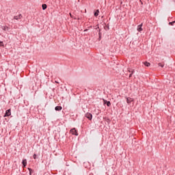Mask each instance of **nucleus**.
Instances as JSON below:
<instances>
[{"mask_svg": "<svg viewBox=\"0 0 175 175\" xmlns=\"http://www.w3.org/2000/svg\"><path fill=\"white\" fill-rule=\"evenodd\" d=\"M126 103H128V105L132 103V102H133V98H131V97H126Z\"/></svg>", "mask_w": 175, "mask_h": 175, "instance_id": "f257e3e1", "label": "nucleus"}, {"mask_svg": "<svg viewBox=\"0 0 175 175\" xmlns=\"http://www.w3.org/2000/svg\"><path fill=\"white\" fill-rule=\"evenodd\" d=\"M70 133H72V135H75V136H78L79 134L77 133V131H76V129H72L70 130Z\"/></svg>", "mask_w": 175, "mask_h": 175, "instance_id": "f03ea898", "label": "nucleus"}, {"mask_svg": "<svg viewBox=\"0 0 175 175\" xmlns=\"http://www.w3.org/2000/svg\"><path fill=\"white\" fill-rule=\"evenodd\" d=\"M85 117H86L87 118H88V120H92V114H91L90 113H87L85 114Z\"/></svg>", "mask_w": 175, "mask_h": 175, "instance_id": "7ed1b4c3", "label": "nucleus"}, {"mask_svg": "<svg viewBox=\"0 0 175 175\" xmlns=\"http://www.w3.org/2000/svg\"><path fill=\"white\" fill-rule=\"evenodd\" d=\"M142 27H143V23L137 26V31L142 32V31H143V28H142Z\"/></svg>", "mask_w": 175, "mask_h": 175, "instance_id": "20e7f679", "label": "nucleus"}, {"mask_svg": "<svg viewBox=\"0 0 175 175\" xmlns=\"http://www.w3.org/2000/svg\"><path fill=\"white\" fill-rule=\"evenodd\" d=\"M12 114V113L10 112V109H8L5 111V114L4 116V117H9V116H10Z\"/></svg>", "mask_w": 175, "mask_h": 175, "instance_id": "39448f33", "label": "nucleus"}, {"mask_svg": "<svg viewBox=\"0 0 175 175\" xmlns=\"http://www.w3.org/2000/svg\"><path fill=\"white\" fill-rule=\"evenodd\" d=\"M55 110H56V111H61V110H62V107L57 106L55 107Z\"/></svg>", "mask_w": 175, "mask_h": 175, "instance_id": "423d86ee", "label": "nucleus"}, {"mask_svg": "<svg viewBox=\"0 0 175 175\" xmlns=\"http://www.w3.org/2000/svg\"><path fill=\"white\" fill-rule=\"evenodd\" d=\"M21 17H23V16L21 14H19L18 16H14V18L15 20H20V18H21Z\"/></svg>", "mask_w": 175, "mask_h": 175, "instance_id": "0eeeda50", "label": "nucleus"}, {"mask_svg": "<svg viewBox=\"0 0 175 175\" xmlns=\"http://www.w3.org/2000/svg\"><path fill=\"white\" fill-rule=\"evenodd\" d=\"M22 163H23L24 167L27 166V159L23 160Z\"/></svg>", "mask_w": 175, "mask_h": 175, "instance_id": "6e6552de", "label": "nucleus"}, {"mask_svg": "<svg viewBox=\"0 0 175 175\" xmlns=\"http://www.w3.org/2000/svg\"><path fill=\"white\" fill-rule=\"evenodd\" d=\"M42 8L43 10H46V9H47V5L42 4Z\"/></svg>", "mask_w": 175, "mask_h": 175, "instance_id": "1a4fd4ad", "label": "nucleus"}, {"mask_svg": "<svg viewBox=\"0 0 175 175\" xmlns=\"http://www.w3.org/2000/svg\"><path fill=\"white\" fill-rule=\"evenodd\" d=\"M95 17H98L99 16V10H97L96 12L94 13Z\"/></svg>", "mask_w": 175, "mask_h": 175, "instance_id": "9d476101", "label": "nucleus"}, {"mask_svg": "<svg viewBox=\"0 0 175 175\" xmlns=\"http://www.w3.org/2000/svg\"><path fill=\"white\" fill-rule=\"evenodd\" d=\"M144 65H145V66H150L151 65V64H150L149 62H144Z\"/></svg>", "mask_w": 175, "mask_h": 175, "instance_id": "9b49d317", "label": "nucleus"}, {"mask_svg": "<svg viewBox=\"0 0 175 175\" xmlns=\"http://www.w3.org/2000/svg\"><path fill=\"white\" fill-rule=\"evenodd\" d=\"M107 106H108V107H110V106H111V103H110V101H107Z\"/></svg>", "mask_w": 175, "mask_h": 175, "instance_id": "f8f14e48", "label": "nucleus"}, {"mask_svg": "<svg viewBox=\"0 0 175 175\" xmlns=\"http://www.w3.org/2000/svg\"><path fill=\"white\" fill-rule=\"evenodd\" d=\"M2 29H3V31H6V29H9V27H2Z\"/></svg>", "mask_w": 175, "mask_h": 175, "instance_id": "ddd939ff", "label": "nucleus"}, {"mask_svg": "<svg viewBox=\"0 0 175 175\" xmlns=\"http://www.w3.org/2000/svg\"><path fill=\"white\" fill-rule=\"evenodd\" d=\"M133 73H135V70H132L131 73L129 75V77H132V74Z\"/></svg>", "mask_w": 175, "mask_h": 175, "instance_id": "4468645a", "label": "nucleus"}, {"mask_svg": "<svg viewBox=\"0 0 175 175\" xmlns=\"http://www.w3.org/2000/svg\"><path fill=\"white\" fill-rule=\"evenodd\" d=\"M37 157L38 156L36 155V154H34L33 156V159H36Z\"/></svg>", "mask_w": 175, "mask_h": 175, "instance_id": "2eb2a0df", "label": "nucleus"}, {"mask_svg": "<svg viewBox=\"0 0 175 175\" xmlns=\"http://www.w3.org/2000/svg\"><path fill=\"white\" fill-rule=\"evenodd\" d=\"M159 66H161V68H163L164 65L162 64H161V63H159Z\"/></svg>", "mask_w": 175, "mask_h": 175, "instance_id": "dca6fc26", "label": "nucleus"}, {"mask_svg": "<svg viewBox=\"0 0 175 175\" xmlns=\"http://www.w3.org/2000/svg\"><path fill=\"white\" fill-rule=\"evenodd\" d=\"M0 46H3V42L0 41Z\"/></svg>", "mask_w": 175, "mask_h": 175, "instance_id": "f3484780", "label": "nucleus"}, {"mask_svg": "<svg viewBox=\"0 0 175 175\" xmlns=\"http://www.w3.org/2000/svg\"><path fill=\"white\" fill-rule=\"evenodd\" d=\"M174 23H175V21H173V22L170 23L169 24H170V25H173V24H174Z\"/></svg>", "mask_w": 175, "mask_h": 175, "instance_id": "a211bd4d", "label": "nucleus"}, {"mask_svg": "<svg viewBox=\"0 0 175 175\" xmlns=\"http://www.w3.org/2000/svg\"><path fill=\"white\" fill-rule=\"evenodd\" d=\"M103 102H104V105H106V103H107V100H103Z\"/></svg>", "mask_w": 175, "mask_h": 175, "instance_id": "6ab92c4d", "label": "nucleus"}, {"mask_svg": "<svg viewBox=\"0 0 175 175\" xmlns=\"http://www.w3.org/2000/svg\"><path fill=\"white\" fill-rule=\"evenodd\" d=\"M128 71L130 72V73H132V70H131V69H128Z\"/></svg>", "mask_w": 175, "mask_h": 175, "instance_id": "aec40b11", "label": "nucleus"}, {"mask_svg": "<svg viewBox=\"0 0 175 175\" xmlns=\"http://www.w3.org/2000/svg\"><path fill=\"white\" fill-rule=\"evenodd\" d=\"M55 83H58V82H57V81H55Z\"/></svg>", "mask_w": 175, "mask_h": 175, "instance_id": "412c9836", "label": "nucleus"}]
</instances>
